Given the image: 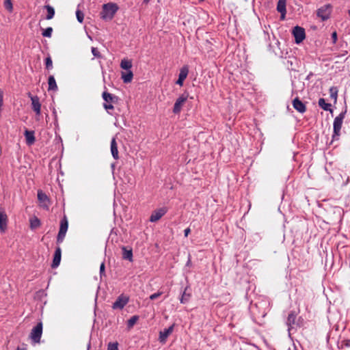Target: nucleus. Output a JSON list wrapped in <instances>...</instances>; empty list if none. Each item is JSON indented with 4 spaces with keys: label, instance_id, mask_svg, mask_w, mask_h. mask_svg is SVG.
<instances>
[{
    "label": "nucleus",
    "instance_id": "obj_23",
    "mask_svg": "<svg viewBox=\"0 0 350 350\" xmlns=\"http://www.w3.org/2000/svg\"><path fill=\"white\" fill-rule=\"evenodd\" d=\"M318 104H319V106L322 108L323 110L325 111H329L331 113H332L333 112V110L331 108L332 107V105L330 103H327L325 102V100L323 98H321L319 99V101H318Z\"/></svg>",
    "mask_w": 350,
    "mask_h": 350
},
{
    "label": "nucleus",
    "instance_id": "obj_32",
    "mask_svg": "<svg viewBox=\"0 0 350 350\" xmlns=\"http://www.w3.org/2000/svg\"><path fill=\"white\" fill-rule=\"evenodd\" d=\"M52 32H53V28L51 27H49L46 29H44V31L42 33V35L44 37L51 38L52 36Z\"/></svg>",
    "mask_w": 350,
    "mask_h": 350
},
{
    "label": "nucleus",
    "instance_id": "obj_19",
    "mask_svg": "<svg viewBox=\"0 0 350 350\" xmlns=\"http://www.w3.org/2000/svg\"><path fill=\"white\" fill-rule=\"evenodd\" d=\"M189 290H190V288L189 286H186L181 292V296L180 298V301L181 304H187L190 300L191 294L190 292H188Z\"/></svg>",
    "mask_w": 350,
    "mask_h": 350
},
{
    "label": "nucleus",
    "instance_id": "obj_36",
    "mask_svg": "<svg viewBox=\"0 0 350 350\" xmlns=\"http://www.w3.org/2000/svg\"><path fill=\"white\" fill-rule=\"evenodd\" d=\"M76 16H77V21L79 22V23H83V18H84V14L83 13L80 11V10H77L76 12Z\"/></svg>",
    "mask_w": 350,
    "mask_h": 350
},
{
    "label": "nucleus",
    "instance_id": "obj_29",
    "mask_svg": "<svg viewBox=\"0 0 350 350\" xmlns=\"http://www.w3.org/2000/svg\"><path fill=\"white\" fill-rule=\"evenodd\" d=\"M133 76V72L131 70H129L126 73H122V78L124 83H128L132 81Z\"/></svg>",
    "mask_w": 350,
    "mask_h": 350
},
{
    "label": "nucleus",
    "instance_id": "obj_30",
    "mask_svg": "<svg viewBox=\"0 0 350 350\" xmlns=\"http://www.w3.org/2000/svg\"><path fill=\"white\" fill-rule=\"evenodd\" d=\"M138 319H139V317L137 316V315H134L132 317H131L127 321V327H128V328L129 329L132 328L134 326V325L137 323Z\"/></svg>",
    "mask_w": 350,
    "mask_h": 350
},
{
    "label": "nucleus",
    "instance_id": "obj_33",
    "mask_svg": "<svg viewBox=\"0 0 350 350\" xmlns=\"http://www.w3.org/2000/svg\"><path fill=\"white\" fill-rule=\"evenodd\" d=\"M46 68L48 70L53 68V62L50 56H48L45 59Z\"/></svg>",
    "mask_w": 350,
    "mask_h": 350
},
{
    "label": "nucleus",
    "instance_id": "obj_16",
    "mask_svg": "<svg viewBox=\"0 0 350 350\" xmlns=\"http://www.w3.org/2000/svg\"><path fill=\"white\" fill-rule=\"evenodd\" d=\"M292 104L294 109L301 113L306 111V105L298 97L293 100Z\"/></svg>",
    "mask_w": 350,
    "mask_h": 350
},
{
    "label": "nucleus",
    "instance_id": "obj_34",
    "mask_svg": "<svg viewBox=\"0 0 350 350\" xmlns=\"http://www.w3.org/2000/svg\"><path fill=\"white\" fill-rule=\"evenodd\" d=\"M4 7L9 12H12L13 10V6L11 0H5Z\"/></svg>",
    "mask_w": 350,
    "mask_h": 350
},
{
    "label": "nucleus",
    "instance_id": "obj_5",
    "mask_svg": "<svg viewBox=\"0 0 350 350\" xmlns=\"http://www.w3.org/2000/svg\"><path fill=\"white\" fill-rule=\"evenodd\" d=\"M189 94L187 92H184L176 100L174 108L173 113L175 114H178L180 112L182 107L185 103L187 101L188 98Z\"/></svg>",
    "mask_w": 350,
    "mask_h": 350
},
{
    "label": "nucleus",
    "instance_id": "obj_14",
    "mask_svg": "<svg viewBox=\"0 0 350 350\" xmlns=\"http://www.w3.org/2000/svg\"><path fill=\"white\" fill-rule=\"evenodd\" d=\"M1 208L0 207V210ZM8 215L5 211H0V232L2 233L5 232L8 229Z\"/></svg>",
    "mask_w": 350,
    "mask_h": 350
},
{
    "label": "nucleus",
    "instance_id": "obj_7",
    "mask_svg": "<svg viewBox=\"0 0 350 350\" xmlns=\"http://www.w3.org/2000/svg\"><path fill=\"white\" fill-rule=\"evenodd\" d=\"M286 323V325L288 326V332L293 329L295 325L301 327L300 323L299 322H297V314L295 311L290 312V313L288 315Z\"/></svg>",
    "mask_w": 350,
    "mask_h": 350
},
{
    "label": "nucleus",
    "instance_id": "obj_24",
    "mask_svg": "<svg viewBox=\"0 0 350 350\" xmlns=\"http://www.w3.org/2000/svg\"><path fill=\"white\" fill-rule=\"evenodd\" d=\"M48 84H49V88L48 90H53L56 91L57 90V85L55 79V77L53 75H51L49 77L48 79Z\"/></svg>",
    "mask_w": 350,
    "mask_h": 350
},
{
    "label": "nucleus",
    "instance_id": "obj_41",
    "mask_svg": "<svg viewBox=\"0 0 350 350\" xmlns=\"http://www.w3.org/2000/svg\"><path fill=\"white\" fill-rule=\"evenodd\" d=\"M105 262H103L101 263L100 266V277H102L103 275H105Z\"/></svg>",
    "mask_w": 350,
    "mask_h": 350
},
{
    "label": "nucleus",
    "instance_id": "obj_21",
    "mask_svg": "<svg viewBox=\"0 0 350 350\" xmlns=\"http://www.w3.org/2000/svg\"><path fill=\"white\" fill-rule=\"evenodd\" d=\"M25 137L26 139V143L27 145L31 146L34 144L36 141V138L34 136V131H28L26 130L25 131Z\"/></svg>",
    "mask_w": 350,
    "mask_h": 350
},
{
    "label": "nucleus",
    "instance_id": "obj_3",
    "mask_svg": "<svg viewBox=\"0 0 350 350\" xmlns=\"http://www.w3.org/2000/svg\"><path fill=\"white\" fill-rule=\"evenodd\" d=\"M68 221L67 217L64 215L63 218L60 221V226H59V230L57 237V243H61L63 242L66 232L68 230Z\"/></svg>",
    "mask_w": 350,
    "mask_h": 350
},
{
    "label": "nucleus",
    "instance_id": "obj_47",
    "mask_svg": "<svg viewBox=\"0 0 350 350\" xmlns=\"http://www.w3.org/2000/svg\"><path fill=\"white\" fill-rule=\"evenodd\" d=\"M144 1V3H148L149 2L150 0H143Z\"/></svg>",
    "mask_w": 350,
    "mask_h": 350
},
{
    "label": "nucleus",
    "instance_id": "obj_17",
    "mask_svg": "<svg viewBox=\"0 0 350 350\" xmlns=\"http://www.w3.org/2000/svg\"><path fill=\"white\" fill-rule=\"evenodd\" d=\"M61 257H62V250L59 247H57L55 249V254L53 256V262L51 265V267L53 268H56L59 265L60 261H61Z\"/></svg>",
    "mask_w": 350,
    "mask_h": 350
},
{
    "label": "nucleus",
    "instance_id": "obj_48",
    "mask_svg": "<svg viewBox=\"0 0 350 350\" xmlns=\"http://www.w3.org/2000/svg\"><path fill=\"white\" fill-rule=\"evenodd\" d=\"M16 350H25V349H21V348H20V347H18V348L16 349Z\"/></svg>",
    "mask_w": 350,
    "mask_h": 350
},
{
    "label": "nucleus",
    "instance_id": "obj_35",
    "mask_svg": "<svg viewBox=\"0 0 350 350\" xmlns=\"http://www.w3.org/2000/svg\"><path fill=\"white\" fill-rule=\"evenodd\" d=\"M92 53L96 58H101L102 55L99 52L98 49L96 47H92L91 49Z\"/></svg>",
    "mask_w": 350,
    "mask_h": 350
},
{
    "label": "nucleus",
    "instance_id": "obj_26",
    "mask_svg": "<svg viewBox=\"0 0 350 350\" xmlns=\"http://www.w3.org/2000/svg\"><path fill=\"white\" fill-rule=\"evenodd\" d=\"M330 98L334 100V102L336 103L338 98V90L337 87L332 86L329 90Z\"/></svg>",
    "mask_w": 350,
    "mask_h": 350
},
{
    "label": "nucleus",
    "instance_id": "obj_44",
    "mask_svg": "<svg viewBox=\"0 0 350 350\" xmlns=\"http://www.w3.org/2000/svg\"><path fill=\"white\" fill-rule=\"evenodd\" d=\"M297 322H299L301 325V326L303 325V319H301V317H299L297 319Z\"/></svg>",
    "mask_w": 350,
    "mask_h": 350
},
{
    "label": "nucleus",
    "instance_id": "obj_10",
    "mask_svg": "<svg viewBox=\"0 0 350 350\" xmlns=\"http://www.w3.org/2000/svg\"><path fill=\"white\" fill-rule=\"evenodd\" d=\"M29 97L31 100L32 109L37 116H40L41 114V104L39 97L38 96H32L30 93H29Z\"/></svg>",
    "mask_w": 350,
    "mask_h": 350
},
{
    "label": "nucleus",
    "instance_id": "obj_8",
    "mask_svg": "<svg viewBox=\"0 0 350 350\" xmlns=\"http://www.w3.org/2000/svg\"><path fill=\"white\" fill-rule=\"evenodd\" d=\"M293 34L297 44L301 42L306 38L305 29L299 26L293 28Z\"/></svg>",
    "mask_w": 350,
    "mask_h": 350
},
{
    "label": "nucleus",
    "instance_id": "obj_13",
    "mask_svg": "<svg viewBox=\"0 0 350 350\" xmlns=\"http://www.w3.org/2000/svg\"><path fill=\"white\" fill-rule=\"evenodd\" d=\"M175 324H172L168 328L164 329L159 332V340L160 342L165 343L168 336L173 332Z\"/></svg>",
    "mask_w": 350,
    "mask_h": 350
},
{
    "label": "nucleus",
    "instance_id": "obj_4",
    "mask_svg": "<svg viewBox=\"0 0 350 350\" xmlns=\"http://www.w3.org/2000/svg\"><path fill=\"white\" fill-rule=\"evenodd\" d=\"M43 325L42 321H40L34 326L29 334V338L35 343H39L42 334Z\"/></svg>",
    "mask_w": 350,
    "mask_h": 350
},
{
    "label": "nucleus",
    "instance_id": "obj_9",
    "mask_svg": "<svg viewBox=\"0 0 350 350\" xmlns=\"http://www.w3.org/2000/svg\"><path fill=\"white\" fill-rule=\"evenodd\" d=\"M331 14V7L329 5H325L317 10V16L321 18L322 21L327 20Z\"/></svg>",
    "mask_w": 350,
    "mask_h": 350
},
{
    "label": "nucleus",
    "instance_id": "obj_15",
    "mask_svg": "<svg viewBox=\"0 0 350 350\" xmlns=\"http://www.w3.org/2000/svg\"><path fill=\"white\" fill-rule=\"evenodd\" d=\"M189 73V68L187 66H183L179 72L178 79L176 81V84L182 86L183 85V82L187 78Z\"/></svg>",
    "mask_w": 350,
    "mask_h": 350
},
{
    "label": "nucleus",
    "instance_id": "obj_31",
    "mask_svg": "<svg viewBox=\"0 0 350 350\" xmlns=\"http://www.w3.org/2000/svg\"><path fill=\"white\" fill-rule=\"evenodd\" d=\"M120 66L124 70H129L132 67V63L129 60L123 59L121 61Z\"/></svg>",
    "mask_w": 350,
    "mask_h": 350
},
{
    "label": "nucleus",
    "instance_id": "obj_42",
    "mask_svg": "<svg viewBox=\"0 0 350 350\" xmlns=\"http://www.w3.org/2000/svg\"><path fill=\"white\" fill-rule=\"evenodd\" d=\"M332 39L333 44H336L337 39H338V36H337L336 31H334L332 33Z\"/></svg>",
    "mask_w": 350,
    "mask_h": 350
},
{
    "label": "nucleus",
    "instance_id": "obj_37",
    "mask_svg": "<svg viewBox=\"0 0 350 350\" xmlns=\"http://www.w3.org/2000/svg\"><path fill=\"white\" fill-rule=\"evenodd\" d=\"M350 347V339L342 340L340 342V348Z\"/></svg>",
    "mask_w": 350,
    "mask_h": 350
},
{
    "label": "nucleus",
    "instance_id": "obj_12",
    "mask_svg": "<svg viewBox=\"0 0 350 350\" xmlns=\"http://www.w3.org/2000/svg\"><path fill=\"white\" fill-rule=\"evenodd\" d=\"M167 210L165 207H162L154 211L149 219L150 222H156L159 220L166 213Z\"/></svg>",
    "mask_w": 350,
    "mask_h": 350
},
{
    "label": "nucleus",
    "instance_id": "obj_40",
    "mask_svg": "<svg viewBox=\"0 0 350 350\" xmlns=\"http://www.w3.org/2000/svg\"><path fill=\"white\" fill-rule=\"evenodd\" d=\"M163 294L162 292L161 291H159L156 293H154V294H152L150 296V299L151 300H154V299H156L157 298H158L159 297H160L161 295Z\"/></svg>",
    "mask_w": 350,
    "mask_h": 350
},
{
    "label": "nucleus",
    "instance_id": "obj_28",
    "mask_svg": "<svg viewBox=\"0 0 350 350\" xmlns=\"http://www.w3.org/2000/svg\"><path fill=\"white\" fill-rule=\"evenodd\" d=\"M286 0H278L277 4V10L278 12H286Z\"/></svg>",
    "mask_w": 350,
    "mask_h": 350
},
{
    "label": "nucleus",
    "instance_id": "obj_18",
    "mask_svg": "<svg viewBox=\"0 0 350 350\" xmlns=\"http://www.w3.org/2000/svg\"><path fill=\"white\" fill-rule=\"evenodd\" d=\"M102 97L105 100V103H116L118 100V97L107 92H104Z\"/></svg>",
    "mask_w": 350,
    "mask_h": 350
},
{
    "label": "nucleus",
    "instance_id": "obj_6",
    "mask_svg": "<svg viewBox=\"0 0 350 350\" xmlns=\"http://www.w3.org/2000/svg\"><path fill=\"white\" fill-rule=\"evenodd\" d=\"M129 297L127 295L121 294L118 297L115 302L112 305L113 310H122L129 303Z\"/></svg>",
    "mask_w": 350,
    "mask_h": 350
},
{
    "label": "nucleus",
    "instance_id": "obj_43",
    "mask_svg": "<svg viewBox=\"0 0 350 350\" xmlns=\"http://www.w3.org/2000/svg\"><path fill=\"white\" fill-rule=\"evenodd\" d=\"M191 232V230L189 228H187L185 230H184V234H185V237H187L189 235V234Z\"/></svg>",
    "mask_w": 350,
    "mask_h": 350
},
{
    "label": "nucleus",
    "instance_id": "obj_20",
    "mask_svg": "<svg viewBox=\"0 0 350 350\" xmlns=\"http://www.w3.org/2000/svg\"><path fill=\"white\" fill-rule=\"evenodd\" d=\"M111 152L112 154V157L114 159L118 160L119 159V154H118V144L116 142V137H113L111 141V146H110Z\"/></svg>",
    "mask_w": 350,
    "mask_h": 350
},
{
    "label": "nucleus",
    "instance_id": "obj_22",
    "mask_svg": "<svg viewBox=\"0 0 350 350\" xmlns=\"http://www.w3.org/2000/svg\"><path fill=\"white\" fill-rule=\"evenodd\" d=\"M122 258L127 260L130 262L133 261V250L132 249L127 250L124 246L122 247Z\"/></svg>",
    "mask_w": 350,
    "mask_h": 350
},
{
    "label": "nucleus",
    "instance_id": "obj_25",
    "mask_svg": "<svg viewBox=\"0 0 350 350\" xmlns=\"http://www.w3.org/2000/svg\"><path fill=\"white\" fill-rule=\"evenodd\" d=\"M44 8L47 11V14H46L45 18L46 20L52 19L54 17V15H55V10H54V8L51 5H44Z\"/></svg>",
    "mask_w": 350,
    "mask_h": 350
},
{
    "label": "nucleus",
    "instance_id": "obj_38",
    "mask_svg": "<svg viewBox=\"0 0 350 350\" xmlns=\"http://www.w3.org/2000/svg\"><path fill=\"white\" fill-rule=\"evenodd\" d=\"M103 107L107 111V112L111 114L109 110H112L114 109L113 105L111 103H103Z\"/></svg>",
    "mask_w": 350,
    "mask_h": 350
},
{
    "label": "nucleus",
    "instance_id": "obj_45",
    "mask_svg": "<svg viewBox=\"0 0 350 350\" xmlns=\"http://www.w3.org/2000/svg\"><path fill=\"white\" fill-rule=\"evenodd\" d=\"M281 14L280 18L282 20H284L285 18L286 13V12H280Z\"/></svg>",
    "mask_w": 350,
    "mask_h": 350
},
{
    "label": "nucleus",
    "instance_id": "obj_49",
    "mask_svg": "<svg viewBox=\"0 0 350 350\" xmlns=\"http://www.w3.org/2000/svg\"><path fill=\"white\" fill-rule=\"evenodd\" d=\"M349 15L350 16V10H349Z\"/></svg>",
    "mask_w": 350,
    "mask_h": 350
},
{
    "label": "nucleus",
    "instance_id": "obj_1",
    "mask_svg": "<svg viewBox=\"0 0 350 350\" xmlns=\"http://www.w3.org/2000/svg\"><path fill=\"white\" fill-rule=\"evenodd\" d=\"M347 111V107H345L338 116H337L333 122V134L332 136V142L338 141L340 139V131L342 126L343 120Z\"/></svg>",
    "mask_w": 350,
    "mask_h": 350
},
{
    "label": "nucleus",
    "instance_id": "obj_39",
    "mask_svg": "<svg viewBox=\"0 0 350 350\" xmlns=\"http://www.w3.org/2000/svg\"><path fill=\"white\" fill-rule=\"evenodd\" d=\"M107 350H118V343H109L108 345Z\"/></svg>",
    "mask_w": 350,
    "mask_h": 350
},
{
    "label": "nucleus",
    "instance_id": "obj_27",
    "mask_svg": "<svg viewBox=\"0 0 350 350\" xmlns=\"http://www.w3.org/2000/svg\"><path fill=\"white\" fill-rule=\"evenodd\" d=\"M29 222H30V228L31 230L36 229L41 225L40 220L37 217L31 218L29 220Z\"/></svg>",
    "mask_w": 350,
    "mask_h": 350
},
{
    "label": "nucleus",
    "instance_id": "obj_46",
    "mask_svg": "<svg viewBox=\"0 0 350 350\" xmlns=\"http://www.w3.org/2000/svg\"><path fill=\"white\" fill-rule=\"evenodd\" d=\"M190 263H191V260H190V259H189V260H188V261H187V265H189Z\"/></svg>",
    "mask_w": 350,
    "mask_h": 350
},
{
    "label": "nucleus",
    "instance_id": "obj_2",
    "mask_svg": "<svg viewBox=\"0 0 350 350\" xmlns=\"http://www.w3.org/2000/svg\"><path fill=\"white\" fill-rule=\"evenodd\" d=\"M118 10V7L116 3H109L104 4L101 12V18L105 20H111L113 18Z\"/></svg>",
    "mask_w": 350,
    "mask_h": 350
},
{
    "label": "nucleus",
    "instance_id": "obj_11",
    "mask_svg": "<svg viewBox=\"0 0 350 350\" xmlns=\"http://www.w3.org/2000/svg\"><path fill=\"white\" fill-rule=\"evenodd\" d=\"M38 200H39L40 203V206L48 210L49 208L50 204V199L46 196L45 193H44L42 190L38 191Z\"/></svg>",
    "mask_w": 350,
    "mask_h": 350
}]
</instances>
